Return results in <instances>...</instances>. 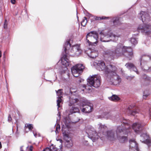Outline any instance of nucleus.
Returning <instances> with one entry per match:
<instances>
[{"label": "nucleus", "instance_id": "obj_48", "mask_svg": "<svg viewBox=\"0 0 151 151\" xmlns=\"http://www.w3.org/2000/svg\"><path fill=\"white\" fill-rule=\"evenodd\" d=\"M15 0H11V3L13 4H15Z\"/></svg>", "mask_w": 151, "mask_h": 151}, {"label": "nucleus", "instance_id": "obj_56", "mask_svg": "<svg viewBox=\"0 0 151 151\" xmlns=\"http://www.w3.org/2000/svg\"><path fill=\"white\" fill-rule=\"evenodd\" d=\"M60 142H62V140H60Z\"/></svg>", "mask_w": 151, "mask_h": 151}, {"label": "nucleus", "instance_id": "obj_32", "mask_svg": "<svg viewBox=\"0 0 151 151\" xmlns=\"http://www.w3.org/2000/svg\"><path fill=\"white\" fill-rule=\"evenodd\" d=\"M113 22L114 25L116 26L119 25V19L118 18H114L113 19Z\"/></svg>", "mask_w": 151, "mask_h": 151}, {"label": "nucleus", "instance_id": "obj_34", "mask_svg": "<svg viewBox=\"0 0 151 151\" xmlns=\"http://www.w3.org/2000/svg\"><path fill=\"white\" fill-rule=\"evenodd\" d=\"M83 88H84V89H82V91H85L86 92H87V91H90L91 90L90 88L89 87V86H87L85 85H83Z\"/></svg>", "mask_w": 151, "mask_h": 151}, {"label": "nucleus", "instance_id": "obj_4", "mask_svg": "<svg viewBox=\"0 0 151 151\" xmlns=\"http://www.w3.org/2000/svg\"><path fill=\"white\" fill-rule=\"evenodd\" d=\"M70 41L68 40L65 42L64 45V52L66 54L64 55L63 57L61 59V63L65 67L68 66L69 65L70 62L67 58V54L66 52L68 50L70 47Z\"/></svg>", "mask_w": 151, "mask_h": 151}, {"label": "nucleus", "instance_id": "obj_41", "mask_svg": "<svg viewBox=\"0 0 151 151\" xmlns=\"http://www.w3.org/2000/svg\"><path fill=\"white\" fill-rule=\"evenodd\" d=\"M60 126L59 125L57 124L56 126L55 132L57 133H58V131L60 130Z\"/></svg>", "mask_w": 151, "mask_h": 151}, {"label": "nucleus", "instance_id": "obj_44", "mask_svg": "<svg viewBox=\"0 0 151 151\" xmlns=\"http://www.w3.org/2000/svg\"><path fill=\"white\" fill-rule=\"evenodd\" d=\"M12 119L10 115H9L8 116V120L9 122H11Z\"/></svg>", "mask_w": 151, "mask_h": 151}, {"label": "nucleus", "instance_id": "obj_52", "mask_svg": "<svg viewBox=\"0 0 151 151\" xmlns=\"http://www.w3.org/2000/svg\"><path fill=\"white\" fill-rule=\"evenodd\" d=\"M2 53L1 51H0V58L1 57Z\"/></svg>", "mask_w": 151, "mask_h": 151}, {"label": "nucleus", "instance_id": "obj_12", "mask_svg": "<svg viewBox=\"0 0 151 151\" xmlns=\"http://www.w3.org/2000/svg\"><path fill=\"white\" fill-rule=\"evenodd\" d=\"M117 68L112 65H109L106 66V68L105 71V73L107 74V77L109 75L114 74V73H116Z\"/></svg>", "mask_w": 151, "mask_h": 151}, {"label": "nucleus", "instance_id": "obj_47", "mask_svg": "<svg viewBox=\"0 0 151 151\" xmlns=\"http://www.w3.org/2000/svg\"><path fill=\"white\" fill-rule=\"evenodd\" d=\"M78 81L79 82L81 83L82 82H83L84 81V80L82 79L79 78Z\"/></svg>", "mask_w": 151, "mask_h": 151}, {"label": "nucleus", "instance_id": "obj_45", "mask_svg": "<svg viewBox=\"0 0 151 151\" xmlns=\"http://www.w3.org/2000/svg\"><path fill=\"white\" fill-rule=\"evenodd\" d=\"M7 26V22L6 20H5L4 23V29H6Z\"/></svg>", "mask_w": 151, "mask_h": 151}, {"label": "nucleus", "instance_id": "obj_33", "mask_svg": "<svg viewBox=\"0 0 151 151\" xmlns=\"http://www.w3.org/2000/svg\"><path fill=\"white\" fill-rule=\"evenodd\" d=\"M125 66H126L127 68L128 69L131 70L133 67L134 66V65L132 63H128L126 64Z\"/></svg>", "mask_w": 151, "mask_h": 151}, {"label": "nucleus", "instance_id": "obj_13", "mask_svg": "<svg viewBox=\"0 0 151 151\" xmlns=\"http://www.w3.org/2000/svg\"><path fill=\"white\" fill-rule=\"evenodd\" d=\"M138 30H141L142 32H145L147 34H149L151 32V26L148 24H143L140 25L138 27Z\"/></svg>", "mask_w": 151, "mask_h": 151}, {"label": "nucleus", "instance_id": "obj_37", "mask_svg": "<svg viewBox=\"0 0 151 151\" xmlns=\"http://www.w3.org/2000/svg\"><path fill=\"white\" fill-rule=\"evenodd\" d=\"M58 99L57 101V106H58V108L60 107V104L62 102V99L61 98H57Z\"/></svg>", "mask_w": 151, "mask_h": 151}, {"label": "nucleus", "instance_id": "obj_26", "mask_svg": "<svg viewBox=\"0 0 151 151\" xmlns=\"http://www.w3.org/2000/svg\"><path fill=\"white\" fill-rule=\"evenodd\" d=\"M79 111V109L78 108L73 106L70 109V114H68L69 115H70V114H72L73 113L78 112Z\"/></svg>", "mask_w": 151, "mask_h": 151}, {"label": "nucleus", "instance_id": "obj_42", "mask_svg": "<svg viewBox=\"0 0 151 151\" xmlns=\"http://www.w3.org/2000/svg\"><path fill=\"white\" fill-rule=\"evenodd\" d=\"M131 70H133V71L136 72L137 74H138V72L137 69V68L134 66V67H133V68Z\"/></svg>", "mask_w": 151, "mask_h": 151}, {"label": "nucleus", "instance_id": "obj_8", "mask_svg": "<svg viewBox=\"0 0 151 151\" xmlns=\"http://www.w3.org/2000/svg\"><path fill=\"white\" fill-rule=\"evenodd\" d=\"M85 67L82 64H78L73 66L71 68V71L73 76L77 77L82 73Z\"/></svg>", "mask_w": 151, "mask_h": 151}, {"label": "nucleus", "instance_id": "obj_11", "mask_svg": "<svg viewBox=\"0 0 151 151\" xmlns=\"http://www.w3.org/2000/svg\"><path fill=\"white\" fill-rule=\"evenodd\" d=\"M81 51L79 45H76L73 46L71 50L68 52L69 55L74 56L75 55H78L80 54Z\"/></svg>", "mask_w": 151, "mask_h": 151}, {"label": "nucleus", "instance_id": "obj_51", "mask_svg": "<svg viewBox=\"0 0 151 151\" xmlns=\"http://www.w3.org/2000/svg\"><path fill=\"white\" fill-rule=\"evenodd\" d=\"M23 147L22 146L20 148V151H24L23 149Z\"/></svg>", "mask_w": 151, "mask_h": 151}, {"label": "nucleus", "instance_id": "obj_10", "mask_svg": "<svg viewBox=\"0 0 151 151\" xmlns=\"http://www.w3.org/2000/svg\"><path fill=\"white\" fill-rule=\"evenodd\" d=\"M86 133L87 134L88 137L93 142H95L99 138V136L93 127L87 128L86 129Z\"/></svg>", "mask_w": 151, "mask_h": 151}, {"label": "nucleus", "instance_id": "obj_18", "mask_svg": "<svg viewBox=\"0 0 151 151\" xmlns=\"http://www.w3.org/2000/svg\"><path fill=\"white\" fill-rule=\"evenodd\" d=\"M143 125L141 123L138 122H135L132 124V127L134 131L137 133H139L141 131Z\"/></svg>", "mask_w": 151, "mask_h": 151}, {"label": "nucleus", "instance_id": "obj_23", "mask_svg": "<svg viewBox=\"0 0 151 151\" xmlns=\"http://www.w3.org/2000/svg\"><path fill=\"white\" fill-rule=\"evenodd\" d=\"M106 134L108 138L111 140H114L116 138V136L114 135V132L112 130L107 131Z\"/></svg>", "mask_w": 151, "mask_h": 151}, {"label": "nucleus", "instance_id": "obj_22", "mask_svg": "<svg viewBox=\"0 0 151 151\" xmlns=\"http://www.w3.org/2000/svg\"><path fill=\"white\" fill-rule=\"evenodd\" d=\"M129 147L131 148L134 149L137 151H139V149L138 147L137 144L134 139H131L129 140Z\"/></svg>", "mask_w": 151, "mask_h": 151}, {"label": "nucleus", "instance_id": "obj_14", "mask_svg": "<svg viewBox=\"0 0 151 151\" xmlns=\"http://www.w3.org/2000/svg\"><path fill=\"white\" fill-rule=\"evenodd\" d=\"M84 103L85 104H83V108L82 109V111L87 113L91 112L93 109L92 104L88 102Z\"/></svg>", "mask_w": 151, "mask_h": 151}, {"label": "nucleus", "instance_id": "obj_49", "mask_svg": "<svg viewBox=\"0 0 151 151\" xmlns=\"http://www.w3.org/2000/svg\"><path fill=\"white\" fill-rule=\"evenodd\" d=\"M148 96V95L146 94V95H144L143 96V99H145L147 96Z\"/></svg>", "mask_w": 151, "mask_h": 151}, {"label": "nucleus", "instance_id": "obj_36", "mask_svg": "<svg viewBox=\"0 0 151 151\" xmlns=\"http://www.w3.org/2000/svg\"><path fill=\"white\" fill-rule=\"evenodd\" d=\"M130 42L132 44L135 45L137 43V40L135 38L132 37L131 38Z\"/></svg>", "mask_w": 151, "mask_h": 151}, {"label": "nucleus", "instance_id": "obj_5", "mask_svg": "<svg viewBox=\"0 0 151 151\" xmlns=\"http://www.w3.org/2000/svg\"><path fill=\"white\" fill-rule=\"evenodd\" d=\"M140 62L142 69L147 70L151 65V57L148 55H143L140 59Z\"/></svg>", "mask_w": 151, "mask_h": 151}, {"label": "nucleus", "instance_id": "obj_28", "mask_svg": "<svg viewBox=\"0 0 151 151\" xmlns=\"http://www.w3.org/2000/svg\"><path fill=\"white\" fill-rule=\"evenodd\" d=\"M109 99L111 101H116L119 100L120 98L116 95H113L111 97L109 98Z\"/></svg>", "mask_w": 151, "mask_h": 151}, {"label": "nucleus", "instance_id": "obj_3", "mask_svg": "<svg viewBox=\"0 0 151 151\" xmlns=\"http://www.w3.org/2000/svg\"><path fill=\"white\" fill-rule=\"evenodd\" d=\"M98 34L95 31H91L86 35V41L89 45H95L98 42Z\"/></svg>", "mask_w": 151, "mask_h": 151}, {"label": "nucleus", "instance_id": "obj_17", "mask_svg": "<svg viewBox=\"0 0 151 151\" xmlns=\"http://www.w3.org/2000/svg\"><path fill=\"white\" fill-rule=\"evenodd\" d=\"M86 53L88 56L92 58H95L98 55V52L95 49L88 48L86 51Z\"/></svg>", "mask_w": 151, "mask_h": 151}, {"label": "nucleus", "instance_id": "obj_29", "mask_svg": "<svg viewBox=\"0 0 151 151\" xmlns=\"http://www.w3.org/2000/svg\"><path fill=\"white\" fill-rule=\"evenodd\" d=\"M97 127L98 128L99 130L103 132L104 129H105L106 128V127L104 125H102L101 123H99L98 124Z\"/></svg>", "mask_w": 151, "mask_h": 151}, {"label": "nucleus", "instance_id": "obj_27", "mask_svg": "<svg viewBox=\"0 0 151 151\" xmlns=\"http://www.w3.org/2000/svg\"><path fill=\"white\" fill-rule=\"evenodd\" d=\"M43 151H62V150L61 149H57L55 147H53L52 149L51 148V147H50V148L46 147L43 150Z\"/></svg>", "mask_w": 151, "mask_h": 151}, {"label": "nucleus", "instance_id": "obj_53", "mask_svg": "<svg viewBox=\"0 0 151 151\" xmlns=\"http://www.w3.org/2000/svg\"><path fill=\"white\" fill-rule=\"evenodd\" d=\"M2 147L1 144V142H0V149Z\"/></svg>", "mask_w": 151, "mask_h": 151}, {"label": "nucleus", "instance_id": "obj_1", "mask_svg": "<svg viewBox=\"0 0 151 151\" xmlns=\"http://www.w3.org/2000/svg\"><path fill=\"white\" fill-rule=\"evenodd\" d=\"M105 53L112 59L124 56L127 57L129 60H131L133 56L131 47L123 46L121 44H118L114 51H107Z\"/></svg>", "mask_w": 151, "mask_h": 151}, {"label": "nucleus", "instance_id": "obj_2", "mask_svg": "<svg viewBox=\"0 0 151 151\" xmlns=\"http://www.w3.org/2000/svg\"><path fill=\"white\" fill-rule=\"evenodd\" d=\"M100 40L102 42H108L110 40L115 42L120 37V35H115L111 33L106 34L102 32L100 33Z\"/></svg>", "mask_w": 151, "mask_h": 151}, {"label": "nucleus", "instance_id": "obj_39", "mask_svg": "<svg viewBox=\"0 0 151 151\" xmlns=\"http://www.w3.org/2000/svg\"><path fill=\"white\" fill-rule=\"evenodd\" d=\"M25 127L26 128H28L29 130H32V129L33 128V125L32 124H27V126L26 125Z\"/></svg>", "mask_w": 151, "mask_h": 151}, {"label": "nucleus", "instance_id": "obj_54", "mask_svg": "<svg viewBox=\"0 0 151 151\" xmlns=\"http://www.w3.org/2000/svg\"><path fill=\"white\" fill-rule=\"evenodd\" d=\"M149 111L150 113V114L151 115V108H150L149 110Z\"/></svg>", "mask_w": 151, "mask_h": 151}, {"label": "nucleus", "instance_id": "obj_24", "mask_svg": "<svg viewBox=\"0 0 151 151\" xmlns=\"http://www.w3.org/2000/svg\"><path fill=\"white\" fill-rule=\"evenodd\" d=\"M96 63L97 65L100 67L101 70L105 72L106 68V66L104 62L101 61H99Z\"/></svg>", "mask_w": 151, "mask_h": 151}, {"label": "nucleus", "instance_id": "obj_31", "mask_svg": "<svg viewBox=\"0 0 151 151\" xmlns=\"http://www.w3.org/2000/svg\"><path fill=\"white\" fill-rule=\"evenodd\" d=\"M63 90L62 89H60L58 91H56L57 95L58 96L57 98H61L63 96Z\"/></svg>", "mask_w": 151, "mask_h": 151}, {"label": "nucleus", "instance_id": "obj_50", "mask_svg": "<svg viewBox=\"0 0 151 151\" xmlns=\"http://www.w3.org/2000/svg\"><path fill=\"white\" fill-rule=\"evenodd\" d=\"M33 149V147L32 146H31L29 147V150L30 151H32Z\"/></svg>", "mask_w": 151, "mask_h": 151}, {"label": "nucleus", "instance_id": "obj_46", "mask_svg": "<svg viewBox=\"0 0 151 151\" xmlns=\"http://www.w3.org/2000/svg\"><path fill=\"white\" fill-rule=\"evenodd\" d=\"M64 124H65V126L66 127H68V124L67 123V121L66 120H65V121H64Z\"/></svg>", "mask_w": 151, "mask_h": 151}, {"label": "nucleus", "instance_id": "obj_20", "mask_svg": "<svg viewBox=\"0 0 151 151\" xmlns=\"http://www.w3.org/2000/svg\"><path fill=\"white\" fill-rule=\"evenodd\" d=\"M139 17H141L143 22L144 21H148L150 20V17L148 13L146 12H141L139 15Z\"/></svg>", "mask_w": 151, "mask_h": 151}, {"label": "nucleus", "instance_id": "obj_40", "mask_svg": "<svg viewBox=\"0 0 151 151\" xmlns=\"http://www.w3.org/2000/svg\"><path fill=\"white\" fill-rule=\"evenodd\" d=\"M143 78L145 80V81L148 82H149L150 81V78L148 77L146 75H144L143 77Z\"/></svg>", "mask_w": 151, "mask_h": 151}, {"label": "nucleus", "instance_id": "obj_43", "mask_svg": "<svg viewBox=\"0 0 151 151\" xmlns=\"http://www.w3.org/2000/svg\"><path fill=\"white\" fill-rule=\"evenodd\" d=\"M134 76L131 77V76H128L126 78L127 79L130 80H131V79H133L134 78Z\"/></svg>", "mask_w": 151, "mask_h": 151}, {"label": "nucleus", "instance_id": "obj_21", "mask_svg": "<svg viewBox=\"0 0 151 151\" xmlns=\"http://www.w3.org/2000/svg\"><path fill=\"white\" fill-rule=\"evenodd\" d=\"M122 122L123 123V124H122L121 125L119 126H120L122 125V129L126 130L127 131H130V129L131 128L130 127V122L129 120H127L125 119H123Z\"/></svg>", "mask_w": 151, "mask_h": 151}, {"label": "nucleus", "instance_id": "obj_15", "mask_svg": "<svg viewBox=\"0 0 151 151\" xmlns=\"http://www.w3.org/2000/svg\"><path fill=\"white\" fill-rule=\"evenodd\" d=\"M127 111L129 114L134 115L137 113H139V109L138 108L136 107L134 104H132L128 106Z\"/></svg>", "mask_w": 151, "mask_h": 151}, {"label": "nucleus", "instance_id": "obj_25", "mask_svg": "<svg viewBox=\"0 0 151 151\" xmlns=\"http://www.w3.org/2000/svg\"><path fill=\"white\" fill-rule=\"evenodd\" d=\"M98 116L99 118H101L103 117L107 119L111 118L110 114L108 113H104L101 115H99Z\"/></svg>", "mask_w": 151, "mask_h": 151}, {"label": "nucleus", "instance_id": "obj_30", "mask_svg": "<svg viewBox=\"0 0 151 151\" xmlns=\"http://www.w3.org/2000/svg\"><path fill=\"white\" fill-rule=\"evenodd\" d=\"M78 101V99H72L70 98V104L69 106H71L76 103H77Z\"/></svg>", "mask_w": 151, "mask_h": 151}, {"label": "nucleus", "instance_id": "obj_7", "mask_svg": "<svg viewBox=\"0 0 151 151\" xmlns=\"http://www.w3.org/2000/svg\"><path fill=\"white\" fill-rule=\"evenodd\" d=\"M107 81L111 85H117L119 84L121 79L116 73H114L112 75H109L107 77Z\"/></svg>", "mask_w": 151, "mask_h": 151}, {"label": "nucleus", "instance_id": "obj_16", "mask_svg": "<svg viewBox=\"0 0 151 151\" xmlns=\"http://www.w3.org/2000/svg\"><path fill=\"white\" fill-rule=\"evenodd\" d=\"M63 134L64 139L65 141V145L67 147L70 148L73 145V142L71 140V138L69 137L68 134L64 132L63 133Z\"/></svg>", "mask_w": 151, "mask_h": 151}, {"label": "nucleus", "instance_id": "obj_38", "mask_svg": "<svg viewBox=\"0 0 151 151\" xmlns=\"http://www.w3.org/2000/svg\"><path fill=\"white\" fill-rule=\"evenodd\" d=\"M108 17H96L95 19L96 20H101V19H106L108 18Z\"/></svg>", "mask_w": 151, "mask_h": 151}, {"label": "nucleus", "instance_id": "obj_9", "mask_svg": "<svg viewBox=\"0 0 151 151\" xmlns=\"http://www.w3.org/2000/svg\"><path fill=\"white\" fill-rule=\"evenodd\" d=\"M87 81L91 86L95 88H97L100 85V78L97 76L89 77Z\"/></svg>", "mask_w": 151, "mask_h": 151}, {"label": "nucleus", "instance_id": "obj_6", "mask_svg": "<svg viewBox=\"0 0 151 151\" xmlns=\"http://www.w3.org/2000/svg\"><path fill=\"white\" fill-rule=\"evenodd\" d=\"M122 126L121 125L120 126H119L117 127L116 131V136L117 138L121 143H124L127 140V137L125 136H120V135L124 134H127L130 131H127L126 130L122 129Z\"/></svg>", "mask_w": 151, "mask_h": 151}, {"label": "nucleus", "instance_id": "obj_35", "mask_svg": "<svg viewBox=\"0 0 151 151\" xmlns=\"http://www.w3.org/2000/svg\"><path fill=\"white\" fill-rule=\"evenodd\" d=\"M87 22V18L86 17H84L81 22V25L83 27L85 26L86 23Z\"/></svg>", "mask_w": 151, "mask_h": 151}, {"label": "nucleus", "instance_id": "obj_19", "mask_svg": "<svg viewBox=\"0 0 151 151\" xmlns=\"http://www.w3.org/2000/svg\"><path fill=\"white\" fill-rule=\"evenodd\" d=\"M140 141L146 143L148 146L151 145V140L149 138V136L146 134H143L140 136Z\"/></svg>", "mask_w": 151, "mask_h": 151}, {"label": "nucleus", "instance_id": "obj_55", "mask_svg": "<svg viewBox=\"0 0 151 151\" xmlns=\"http://www.w3.org/2000/svg\"><path fill=\"white\" fill-rule=\"evenodd\" d=\"M34 135L35 137H36V136H37V134L36 133V134H34Z\"/></svg>", "mask_w": 151, "mask_h": 151}]
</instances>
